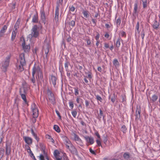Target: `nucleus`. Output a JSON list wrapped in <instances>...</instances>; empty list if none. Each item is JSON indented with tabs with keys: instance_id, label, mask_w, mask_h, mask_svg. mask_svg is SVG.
<instances>
[{
	"instance_id": "obj_1",
	"label": "nucleus",
	"mask_w": 160,
	"mask_h": 160,
	"mask_svg": "<svg viewBox=\"0 0 160 160\" xmlns=\"http://www.w3.org/2000/svg\"><path fill=\"white\" fill-rule=\"evenodd\" d=\"M35 73H37V75L39 79L43 80V76L42 71L38 65L35 64L32 68V74L35 75Z\"/></svg>"
},
{
	"instance_id": "obj_2",
	"label": "nucleus",
	"mask_w": 160,
	"mask_h": 160,
	"mask_svg": "<svg viewBox=\"0 0 160 160\" xmlns=\"http://www.w3.org/2000/svg\"><path fill=\"white\" fill-rule=\"evenodd\" d=\"M38 29L39 28L37 25H34L31 30V34L28 35V38L31 39L32 37L37 38L39 34Z\"/></svg>"
},
{
	"instance_id": "obj_3",
	"label": "nucleus",
	"mask_w": 160,
	"mask_h": 160,
	"mask_svg": "<svg viewBox=\"0 0 160 160\" xmlns=\"http://www.w3.org/2000/svg\"><path fill=\"white\" fill-rule=\"evenodd\" d=\"M11 57L10 55H8L6 57L5 61L2 63V69L4 72H6L9 66Z\"/></svg>"
},
{
	"instance_id": "obj_4",
	"label": "nucleus",
	"mask_w": 160,
	"mask_h": 160,
	"mask_svg": "<svg viewBox=\"0 0 160 160\" xmlns=\"http://www.w3.org/2000/svg\"><path fill=\"white\" fill-rule=\"evenodd\" d=\"M63 0H58L57 2V6L55 11V14L54 19L55 22L57 23L58 21L59 12V4L62 5Z\"/></svg>"
},
{
	"instance_id": "obj_5",
	"label": "nucleus",
	"mask_w": 160,
	"mask_h": 160,
	"mask_svg": "<svg viewBox=\"0 0 160 160\" xmlns=\"http://www.w3.org/2000/svg\"><path fill=\"white\" fill-rule=\"evenodd\" d=\"M47 94L48 98L51 101L52 103L54 104L55 103V98L52 92L49 89L47 90Z\"/></svg>"
},
{
	"instance_id": "obj_6",
	"label": "nucleus",
	"mask_w": 160,
	"mask_h": 160,
	"mask_svg": "<svg viewBox=\"0 0 160 160\" xmlns=\"http://www.w3.org/2000/svg\"><path fill=\"white\" fill-rule=\"evenodd\" d=\"M20 94L22 99L23 100L25 103L28 104V102L27 101L25 94L26 92L25 88H20L19 90Z\"/></svg>"
},
{
	"instance_id": "obj_7",
	"label": "nucleus",
	"mask_w": 160,
	"mask_h": 160,
	"mask_svg": "<svg viewBox=\"0 0 160 160\" xmlns=\"http://www.w3.org/2000/svg\"><path fill=\"white\" fill-rule=\"evenodd\" d=\"M141 107L140 106L137 105L135 116H136L135 120H138L140 119L141 117Z\"/></svg>"
},
{
	"instance_id": "obj_8",
	"label": "nucleus",
	"mask_w": 160,
	"mask_h": 160,
	"mask_svg": "<svg viewBox=\"0 0 160 160\" xmlns=\"http://www.w3.org/2000/svg\"><path fill=\"white\" fill-rule=\"evenodd\" d=\"M62 138L64 139V143L66 145L67 148V149L69 148V147L72 145L71 143V142L65 136H63Z\"/></svg>"
},
{
	"instance_id": "obj_9",
	"label": "nucleus",
	"mask_w": 160,
	"mask_h": 160,
	"mask_svg": "<svg viewBox=\"0 0 160 160\" xmlns=\"http://www.w3.org/2000/svg\"><path fill=\"white\" fill-rule=\"evenodd\" d=\"M40 14L41 18L42 21V22L44 24H45L46 21V16L43 8L41 9Z\"/></svg>"
},
{
	"instance_id": "obj_10",
	"label": "nucleus",
	"mask_w": 160,
	"mask_h": 160,
	"mask_svg": "<svg viewBox=\"0 0 160 160\" xmlns=\"http://www.w3.org/2000/svg\"><path fill=\"white\" fill-rule=\"evenodd\" d=\"M22 46L23 49L25 52H29L30 48V46L29 44H26L24 39H23V42L22 43Z\"/></svg>"
},
{
	"instance_id": "obj_11",
	"label": "nucleus",
	"mask_w": 160,
	"mask_h": 160,
	"mask_svg": "<svg viewBox=\"0 0 160 160\" xmlns=\"http://www.w3.org/2000/svg\"><path fill=\"white\" fill-rule=\"evenodd\" d=\"M34 108L32 109L33 112V117L36 118L38 117V110L37 107H36L35 105L33 104Z\"/></svg>"
},
{
	"instance_id": "obj_12",
	"label": "nucleus",
	"mask_w": 160,
	"mask_h": 160,
	"mask_svg": "<svg viewBox=\"0 0 160 160\" xmlns=\"http://www.w3.org/2000/svg\"><path fill=\"white\" fill-rule=\"evenodd\" d=\"M49 80L50 82H52L54 87H55L56 84L57 78L55 76L53 75L52 74L50 76Z\"/></svg>"
},
{
	"instance_id": "obj_13",
	"label": "nucleus",
	"mask_w": 160,
	"mask_h": 160,
	"mask_svg": "<svg viewBox=\"0 0 160 160\" xmlns=\"http://www.w3.org/2000/svg\"><path fill=\"white\" fill-rule=\"evenodd\" d=\"M84 138L88 143L92 145L94 143V138L93 137L86 136L84 137Z\"/></svg>"
},
{
	"instance_id": "obj_14",
	"label": "nucleus",
	"mask_w": 160,
	"mask_h": 160,
	"mask_svg": "<svg viewBox=\"0 0 160 160\" xmlns=\"http://www.w3.org/2000/svg\"><path fill=\"white\" fill-rule=\"evenodd\" d=\"M23 138L25 142L28 145L32 144V139L31 138L27 136H23Z\"/></svg>"
},
{
	"instance_id": "obj_15",
	"label": "nucleus",
	"mask_w": 160,
	"mask_h": 160,
	"mask_svg": "<svg viewBox=\"0 0 160 160\" xmlns=\"http://www.w3.org/2000/svg\"><path fill=\"white\" fill-rule=\"evenodd\" d=\"M153 28L157 30L160 28V24L159 22H158L156 18L154 20L153 24L152 25Z\"/></svg>"
},
{
	"instance_id": "obj_16",
	"label": "nucleus",
	"mask_w": 160,
	"mask_h": 160,
	"mask_svg": "<svg viewBox=\"0 0 160 160\" xmlns=\"http://www.w3.org/2000/svg\"><path fill=\"white\" fill-rule=\"evenodd\" d=\"M19 61L21 65H25L26 64L24 53H21L19 56Z\"/></svg>"
},
{
	"instance_id": "obj_17",
	"label": "nucleus",
	"mask_w": 160,
	"mask_h": 160,
	"mask_svg": "<svg viewBox=\"0 0 160 160\" xmlns=\"http://www.w3.org/2000/svg\"><path fill=\"white\" fill-rule=\"evenodd\" d=\"M11 145L10 144L6 143V154L7 155H9L11 153Z\"/></svg>"
},
{
	"instance_id": "obj_18",
	"label": "nucleus",
	"mask_w": 160,
	"mask_h": 160,
	"mask_svg": "<svg viewBox=\"0 0 160 160\" xmlns=\"http://www.w3.org/2000/svg\"><path fill=\"white\" fill-rule=\"evenodd\" d=\"M68 149L69 150L72 154L76 155H78V153L77 150L75 147L73 145L69 147V148H68Z\"/></svg>"
},
{
	"instance_id": "obj_19",
	"label": "nucleus",
	"mask_w": 160,
	"mask_h": 160,
	"mask_svg": "<svg viewBox=\"0 0 160 160\" xmlns=\"http://www.w3.org/2000/svg\"><path fill=\"white\" fill-rule=\"evenodd\" d=\"M44 49L45 50V58H48V54L49 51V46L47 44L45 45L44 47Z\"/></svg>"
},
{
	"instance_id": "obj_20",
	"label": "nucleus",
	"mask_w": 160,
	"mask_h": 160,
	"mask_svg": "<svg viewBox=\"0 0 160 160\" xmlns=\"http://www.w3.org/2000/svg\"><path fill=\"white\" fill-rule=\"evenodd\" d=\"M99 111H100L98 117L97 118L99 120V121L100 122L101 120V118L102 117L103 121L105 122H106V120L104 118L105 116L103 115V112L101 109H100Z\"/></svg>"
},
{
	"instance_id": "obj_21",
	"label": "nucleus",
	"mask_w": 160,
	"mask_h": 160,
	"mask_svg": "<svg viewBox=\"0 0 160 160\" xmlns=\"http://www.w3.org/2000/svg\"><path fill=\"white\" fill-rule=\"evenodd\" d=\"M85 73L87 75V76H85V77L88 78L90 82L93 77L92 72L91 71H88L87 72H85Z\"/></svg>"
},
{
	"instance_id": "obj_22",
	"label": "nucleus",
	"mask_w": 160,
	"mask_h": 160,
	"mask_svg": "<svg viewBox=\"0 0 160 160\" xmlns=\"http://www.w3.org/2000/svg\"><path fill=\"white\" fill-rule=\"evenodd\" d=\"M158 98V96L156 94L153 95L151 98H150L151 102L152 103L155 102L157 100Z\"/></svg>"
},
{
	"instance_id": "obj_23",
	"label": "nucleus",
	"mask_w": 160,
	"mask_h": 160,
	"mask_svg": "<svg viewBox=\"0 0 160 160\" xmlns=\"http://www.w3.org/2000/svg\"><path fill=\"white\" fill-rule=\"evenodd\" d=\"M20 22L21 20L20 19H18L16 23H15L14 26V28L15 29L14 30H17L19 28V26L20 23Z\"/></svg>"
},
{
	"instance_id": "obj_24",
	"label": "nucleus",
	"mask_w": 160,
	"mask_h": 160,
	"mask_svg": "<svg viewBox=\"0 0 160 160\" xmlns=\"http://www.w3.org/2000/svg\"><path fill=\"white\" fill-rule=\"evenodd\" d=\"M138 0L135 1L134 4V8L133 9V13L134 14H136L137 13V10L138 7Z\"/></svg>"
},
{
	"instance_id": "obj_25",
	"label": "nucleus",
	"mask_w": 160,
	"mask_h": 160,
	"mask_svg": "<svg viewBox=\"0 0 160 160\" xmlns=\"http://www.w3.org/2000/svg\"><path fill=\"white\" fill-rule=\"evenodd\" d=\"M30 81L31 82V83H32L33 85H36V78L35 77L34 75L32 74V76L31 78L30 79Z\"/></svg>"
},
{
	"instance_id": "obj_26",
	"label": "nucleus",
	"mask_w": 160,
	"mask_h": 160,
	"mask_svg": "<svg viewBox=\"0 0 160 160\" xmlns=\"http://www.w3.org/2000/svg\"><path fill=\"white\" fill-rule=\"evenodd\" d=\"M38 16L37 14L34 15L32 19V22L33 23H37L38 22Z\"/></svg>"
},
{
	"instance_id": "obj_27",
	"label": "nucleus",
	"mask_w": 160,
	"mask_h": 160,
	"mask_svg": "<svg viewBox=\"0 0 160 160\" xmlns=\"http://www.w3.org/2000/svg\"><path fill=\"white\" fill-rule=\"evenodd\" d=\"M17 30H13L12 32L11 40L13 41L15 39L17 33Z\"/></svg>"
},
{
	"instance_id": "obj_28",
	"label": "nucleus",
	"mask_w": 160,
	"mask_h": 160,
	"mask_svg": "<svg viewBox=\"0 0 160 160\" xmlns=\"http://www.w3.org/2000/svg\"><path fill=\"white\" fill-rule=\"evenodd\" d=\"M31 133L32 135V136L34 137L35 139L38 142L39 141V138L37 136V135L35 132H34L33 130L32 129H31Z\"/></svg>"
},
{
	"instance_id": "obj_29",
	"label": "nucleus",
	"mask_w": 160,
	"mask_h": 160,
	"mask_svg": "<svg viewBox=\"0 0 160 160\" xmlns=\"http://www.w3.org/2000/svg\"><path fill=\"white\" fill-rule=\"evenodd\" d=\"M82 13L84 16L86 18H88L89 16V13L88 11L83 10Z\"/></svg>"
},
{
	"instance_id": "obj_30",
	"label": "nucleus",
	"mask_w": 160,
	"mask_h": 160,
	"mask_svg": "<svg viewBox=\"0 0 160 160\" xmlns=\"http://www.w3.org/2000/svg\"><path fill=\"white\" fill-rule=\"evenodd\" d=\"M122 41V40L121 39V38L120 37H119L118 38L116 42V48H118L120 47L121 43H120V41Z\"/></svg>"
},
{
	"instance_id": "obj_31",
	"label": "nucleus",
	"mask_w": 160,
	"mask_h": 160,
	"mask_svg": "<svg viewBox=\"0 0 160 160\" xmlns=\"http://www.w3.org/2000/svg\"><path fill=\"white\" fill-rule=\"evenodd\" d=\"M65 68L66 71H68V66L70 65V63L69 62L67 59L65 61Z\"/></svg>"
},
{
	"instance_id": "obj_32",
	"label": "nucleus",
	"mask_w": 160,
	"mask_h": 160,
	"mask_svg": "<svg viewBox=\"0 0 160 160\" xmlns=\"http://www.w3.org/2000/svg\"><path fill=\"white\" fill-rule=\"evenodd\" d=\"M113 65L116 68L118 67L119 66V63L117 59H114L113 61Z\"/></svg>"
},
{
	"instance_id": "obj_33",
	"label": "nucleus",
	"mask_w": 160,
	"mask_h": 160,
	"mask_svg": "<svg viewBox=\"0 0 160 160\" xmlns=\"http://www.w3.org/2000/svg\"><path fill=\"white\" fill-rule=\"evenodd\" d=\"M8 25H4L1 30L0 32L2 33H4L6 32V31L7 29Z\"/></svg>"
},
{
	"instance_id": "obj_34",
	"label": "nucleus",
	"mask_w": 160,
	"mask_h": 160,
	"mask_svg": "<svg viewBox=\"0 0 160 160\" xmlns=\"http://www.w3.org/2000/svg\"><path fill=\"white\" fill-rule=\"evenodd\" d=\"M141 1L142 2L143 8H146L148 5L147 0H141Z\"/></svg>"
},
{
	"instance_id": "obj_35",
	"label": "nucleus",
	"mask_w": 160,
	"mask_h": 160,
	"mask_svg": "<svg viewBox=\"0 0 160 160\" xmlns=\"http://www.w3.org/2000/svg\"><path fill=\"white\" fill-rule=\"evenodd\" d=\"M53 128L54 130L58 132H60V130L59 126L56 125H54Z\"/></svg>"
},
{
	"instance_id": "obj_36",
	"label": "nucleus",
	"mask_w": 160,
	"mask_h": 160,
	"mask_svg": "<svg viewBox=\"0 0 160 160\" xmlns=\"http://www.w3.org/2000/svg\"><path fill=\"white\" fill-rule=\"evenodd\" d=\"M123 156L124 158L126 159H128L130 157V155L128 152L124 153Z\"/></svg>"
},
{
	"instance_id": "obj_37",
	"label": "nucleus",
	"mask_w": 160,
	"mask_h": 160,
	"mask_svg": "<svg viewBox=\"0 0 160 160\" xmlns=\"http://www.w3.org/2000/svg\"><path fill=\"white\" fill-rule=\"evenodd\" d=\"M121 23V20L120 18H119L118 19H117L116 21V23L117 25V27H118L119 26Z\"/></svg>"
},
{
	"instance_id": "obj_38",
	"label": "nucleus",
	"mask_w": 160,
	"mask_h": 160,
	"mask_svg": "<svg viewBox=\"0 0 160 160\" xmlns=\"http://www.w3.org/2000/svg\"><path fill=\"white\" fill-rule=\"evenodd\" d=\"M136 29L137 32L138 33H140V31L139 30V22H137V23L136 26Z\"/></svg>"
},
{
	"instance_id": "obj_39",
	"label": "nucleus",
	"mask_w": 160,
	"mask_h": 160,
	"mask_svg": "<svg viewBox=\"0 0 160 160\" xmlns=\"http://www.w3.org/2000/svg\"><path fill=\"white\" fill-rule=\"evenodd\" d=\"M75 20H72L69 23V24L70 26H71L72 27H73L75 26Z\"/></svg>"
},
{
	"instance_id": "obj_40",
	"label": "nucleus",
	"mask_w": 160,
	"mask_h": 160,
	"mask_svg": "<svg viewBox=\"0 0 160 160\" xmlns=\"http://www.w3.org/2000/svg\"><path fill=\"white\" fill-rule=\"evenodd\" d=\"M117 97V96L115 95V93H113L112 97L111 100L114 103Z\"/></svg>"
},
{
	"instance_id": "obj_41",
	"label": "nucleus",
	"mask_w": 160,
	"mask_h": 160,
	"mask_svg": "<svg viewBox=\"0 0 160 160\" xmlns=\"http://www.w3.org/2000/svg\"><path fill=\"white\" fill-rule=\"evenodd\" d=\"M4 152V150L2 148H0V157H2Z\"/></svg>"
},
{
	"instance_id": "obj_42",
	"label": "nucleus",
	"mask_w": 160,
	"mask_h": 160,
	"mask_svg": "<svg viewBox=\"0 0 160 160\" xmlns=\"http://www.w3.org/2000/svg\"><path fill=\"white\" fill-rule=\"evenodd\" d=\"M24 65H19L18 67V70H19L20 72H22L24 70V68L23 67Z\"/></svg>"
},
{
	"instance_id": "obj_43",
	"label": "nucleus",
	"mask_w": 160,
	"mask_h": 160,
	"mask_svg": "<svg viewBox=\"0 0 160 160\" xmlns=\"http://www.w3.org/2000/svg\"><path fill=\"white\" fill-rule=\"evenodd\" d=\"M96 98L98 101H99L100 102H102V98L99 95H95Z\"/></svg>"
},
{
	"instance_id": "obj_44",
	"label": "nucleus",
	"mask_w": 160,
	"mask_h": 160,
	"mask_svg": "<svg viewBox=\"0 0 160 160\" xmlns=\"http://www.w3.org/2000/svg\"><path fill=\"white\" fill-rule=\"evenodd\" d=\"M74 139L76 141L81 139L79 136L75 133L74 134Z\"/></svg>"
},
{
	"instance_id": "obj_45",
	"label": "nucleus",
	"mask_w": 160,
	"mask_h": 160,
	"mask_svg": "<svg viewBox=\"0 0 160 160\" xmlns=\"http://www.w3.org/2000/svg\"><path fill=\"white\" fill-rule=\"evenodd\" d=\"M77 143L81 146H83V144L81 139L77 141Z\"/></svg>"
},
{
	"instance_id": "obj_46",
	"label": "nucleus",
	"mask_w": 160,
	"mask_h": 160,
	"mask_svg": "<svg viewBox=\"0 0 160 160\" xmlns=\"http://www.w3.org/2000/svg\"><path fill=\"white\" fill-rule=\"evenodd\" d=\"M127 128L125 125H123L121 128V130L123 132L125 133L126 132Z\"/></svg>"
},
{
	"instance_id": "obj_47",
	"label": "nucleus",
	"mask_w": 160,
	"mask_h": 160,
	"mask_svg": "<svg viewBox=\"0 0 160 160\" xmlns=\"http://www.w3.org/2000/svg\"><path fill=\"white\" fill-rule=\"evenodd\" d=\"M145 33L144 30V29H143L141 32V36L142 39V41L143 40V39L145 36Z\"/></svg>"
},
{
	"instance_id": "obj_48",
	"label": "nucleus",
	"mask_w": 160,
	"mask_h": 160,
	"mask_svg": "<svg viewBox=\"0 0 160 160\" xmlns=\"http://www.w3.org/2000/svg\"><path fill=\"white\" fill-rule=\"evenodd\" d=\"M100 140L101 139H98L96 140V142L97 145H98V146L102 147L101 143V142L100 141Z\"/></svg>"
},
{
	"instance_id": "obj_49",
	"label": "nucleus",
	"mask_w": 160,
	"mask_h": 160,
	"mask_svg": "<svg viewBox=\"0 0 160 160\" xmlns=\"http://www.w3.org/2000/svg\"><path fill=\"white\" fill-rule=\"evenodd\" d=\"M74 89L75 90V94L77 96L79 94V90L78 88H74Z\"/></svg>"
},
{
	"instance_id": "obj_50",
	"label": "nucleus",
	"mask_w": 160,
	"mask_h": 160,
	"mask_svg": "<svg viewBox=\"0 0 160 160\" xmlns=\"http://www.w3.org/2000/svg\"><path fill=\"white\" fill-rule=\"evenodd\" d=\"M85 41L87 42V44L88 45H90L91 44L90 40L89 38H86L85 39Z\"/></svg>"
},
{
	"instance_id": "obj_51",
	"label": "nucleus",
	"mask_w": 160,
	"mask_h": 160,
	"mask_svg": "<svg viewBox=\"0 0 160 160\" xmlns=\"http://www.w3.org/2000/svg\"><path fill=\"white\" fill-rule=\"evenodd\" d=\"M59 152L57 150H55L54 152V157H56L57 156L59 155Z\"/></svg>"
},
{
	"instance_id": "obj_52",
	"label": "nucleus",
	"mask_w": 160,
	"mask_h": 160,
	"mask_svg": "<svg viewBox=\"0 0 160 160\" xmlns=\"http://www.w3.org/2000/svg\"><path fill=\"white\" fill-rule=\"evenodd\" d=\"M63 160H69L66 153H64L63 156Z\"/></svg>"
},
{
	"instance_id": "obj_53",
	"label": "nucleus",
	"mask_w": 160,
	"mask_h": 160,
	"mask_svg": "<svg viewBox=\"0 0 160 160\" xmlns=\"http://www.w3.org/2000/svg\"><path fill=\"white\" fill-rule=\"evenodd\" d=\"M41 150H45L46 148L45 146L42 143H40V144Z\"/></svg>"
},
{
	"instance_id": "obj_54",
	"label": "nucleus",
	"mask_w": 160,
	"mask_h": 160,
	"mask_svg": "<svg viewBox=\"0 0 160 160\" xmlns=\"http://www.w3.org/2000/svg\"><path fill=\"white\" fill-rule=\"evenodd\" d=\"M120 33L122 37H126V32L124 31H121L120 32Z\"/></svg>"
},
{
	"instance_id": "obj_55",
	"label": "nucleus",
	"mask_w": 160,
	"mask_h": 160,
	"mask_svg": "<svg viewBox=\"0 0 160 160\" xmlns=\"http://www.w3.org/2000/svg\"><path fill=\"white\" fill-rule=\"evenodd\" d=\"M72 114L74 118H76L77 112L76 111H73L72 112Z\"/></svg>"
},
{
	"instance_id": "obj_56",
	"label": "nucleus",
	"mask_w": 160,
	"mask_h": 160,
	"mask_svg": "<svg viewBox=\"0 0 160 160\" xmlns=\"http://www.w3.org/2000/svg\"><path fill=\"white\" fill-rule=\"evenodd\" d=\"M95 135L98 138V139H101L100 136L98 132L97 131L95 132Z\"/></svg>"
},
{
	"instance_id": "obj_57",
	"label": "nucleus",
	"mask_w": 160,
	"mask_h": 160,
	"mask_svg": "<svg viewBox=\"0 0 160 160\" xmlns=\"http://www.w3.org/2000/svg\"><path fill=\"white\" fill-rule=\"evenodd\" d=\"M121 98H122V103H124L126 101L125 97L123 95H122Z\"/></svg>"
},
{
	"instance_id": "obj_58",
	"label": "nucleus",
	"mask_w": 160,
	"mask_h": 160,
	"mask_svg": "<svg viewBox=\"0 0 160 160\" xmlns=\"http://www.w3.org/2000/svg\"><path fill=\"white\" fill-rule=\"evenodd\" d=\"M56 113H57V115L58 116V117H59V119H61V118H62V117L60 115V114L59 112V111H58L57 110H56Z\"/></svg>"
},
{
	"instance_id": "obj_59",
	"label": "nucleus",
	"mask_w": 160,
	"mask_h": 160,
	"mask_svg": "<svg viewBox=\"0 0 160 160\" xmlns=\"http://www.w3.org/2000/svg\"><path fill=\"white\" fill-rule=\"evenodd\" d=\"M70 10L72 12H73L75 11V8L74 7L72 6L71 7L70 6L69 7Z\"/></svg>"
},
{
	"instance_id": "obj_60",
	"label": "nucleus",
	"mask_w": 160,
	"mask_h": 160,
	"mask_svg": "<svg viewBox=\"0 0 160 160\" xmlns=\"http://www.w3.org/2000/svg\"><path fill=\"white\" fill-rule=\"evenodd\" d=\"M69 106L71 109H72L74 107L73 103L72 102H69Z\"/></svg>"
},
{
	"instance_id": "obj_61",
	"label": "nucleus",
	"mask_w": 160,
	"mask_h": 160,
	"mask_svg": "<svg viewBox=\"0 0 160 160\" xmlns=\"http://www.w3.org/2000/svg\"><path fill=\"white\" fill-rule=\"evenodd\" d=\"M28 152L29 153L30 156L31 157H32V156H33L34 154L31 151V150H29V151H28Z\"/></svg>"
},
{
	"instance_id": "obj_62",
	"label": "nucleus",
	"mask_w": 160,
	"mask_h": 160,
	"mask_svg": "<svg viewBox=\"0 0 160 160\" xmlns=\"http://www.w3.org/2000/svg\"><path fill=\"white\" fill-rule=\"evenodd\" d=\"M97 34L95 37V39H96V40H97V41L98 40L99 38L100 35L98 32H97Z\"/></svg>"
},
{
	"instance_id": "obj_63",
	"label": "nucleus",
	"mask_w": 160,
	"mask_h": 160,
	"mask_svg": "<svg viewBox=\"0 0 160 160\" xmlns=\"http://www.w3.org/2000/svg\"><path fill=\"white\" fill-rule=\"evenodd\" d=\"M40 160H45L44 156L42 154H41L39 156Z\"/></svg>"
},
{
	"instance_id": "obj_64",
	"label": "nucleus",
	"mask_w": 160,
	"mask_h": 160,
	"mask_svg": "<svg viewBox=\"0 0 160 160\" xmlns=\"http://www.w3.org/2000/svg\"><path fill=\"white\" fill-rule=\"evenodd\" d=\"M90 152L93 154L95 155L96 154L95 152L91 148H89Z\"/></svg>"
}]
</instances>
